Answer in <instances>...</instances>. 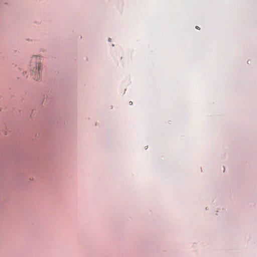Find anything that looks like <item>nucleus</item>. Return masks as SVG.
<instances>
[{"mask_svg": "<svg viewBox=\"0 0 257 257\" xmlns=\"http://www.w3.org/2000/svg\"><path fill=\"white\" fill-rule=\"evenodd\" d=\"M41 58L40 56H33L30 62L31 70L34 75L33 78L38 80L40 77V71L41 69Z\"/></svg>", "mask_w": 257, "mask_h": 257, "instance_id": "nucleus-1", "label": "nucleus"}, {"mask_svg": "<svg viewBox=\"0 0 257 257\" xmlns=\"http://www.w3.org/2000/svg\"><path fill=\"white\" fill-rule=\"evenodd\" d=\"M196 28L197 29H199V28L198 26H196Z\"/></svg>", "mask_w": 257, "mask_h": 257, "instance_id": "nucleus-2", "label": "nucleus"}]
</instances>
